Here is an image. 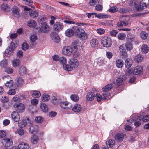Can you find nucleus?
I'll return each mask as SVG.
<instances>
[{
    "instance_id": "f257e3e1",
    "label": "nucleus",
    "mask_w": 149,
    "mask_h": 149,
    "mask_svg": "<svg viewBox=\"0 0 149 149\" xmlns=\"http://www.w3.org/2000/svg\"><path fill=\"white\" fill-rule=\"evenodd\" d=\"M138 2L137 0H131L129 2L130 5L135 6L137 11H141L144 9L146 8L148 6V3H146L144 1H141L138 5Z\"/></svg>"
},
{
    "instance_id": "f03ea898",
    "label": "nucleus",
    "mask_w": 149,
    "mask_h": 149,
    "mask_svg": "<svg viewBox=\"0 0 149 149\" xmlns=\"http://www.w3.org/2000/svg\"><path fill=\"white\" fill-rule=\"evenodd\" d=\"M46 18L44 17H40L38 21L41 23V25L40 27V31L41 32L44 33H48L50 31V27L47 25V23L42 21L45 20Z\"/></svg>"
},
{
    "instance_id": "7ed1b4c3",
    "label": "nucleus",
    "mask_w": 149,
    "mask_h": 149,
    "mask_svg": "<svg viewBox=\"0 0 149 149\" xmlns=\"http://www.w3.org/2000/svg\"><path fill=\"white\" fill-rule=\"evenodd\" d=\"M69 65L64 66V69L68 71H70L73 68H77L79 65V62L77 59L71 58L69 61Z\"/></svg>"
},
{
    "instance_id": "20e7f679",
    "label": "nucleus",
    "mask_w": 149,
    "mask_h": 149,
    "mask_svg": "<svg viewBox=\"0 0 149 149\" xmlns=\"http://www.w3.org/2000/svg\"><path fill=\"white\" fill-rule=\"evenodd\" d=\"M72 45L74 50L73 53V56L75 58H77L80 55L77 50L80 48L81 43L78 40H76L72 43Z\"/></svg>"
},
{
    "instance_id": "39448f33",
    "label": "nucleus",
    "mask_w": 149,
    "mask_h": 149,
    "mask_svg": "<svg viewBox=\"0 0 149 149\" xmlns=\"http://www.w3.org/2000/svg\"><path fill=\"white\" fill-rule=\"evenodd\" d=\"M102 45L104 47H109L111 46V40L109 37L105 36L103 37L101 41Z\"/></svg>"
},
{
    "instance_id": "423d86ee",
    "label": "nucleus",
    "mask_w": 149,
    "mask_h": 149,
    "mask_svg": "<svg viewBox=\"0 0 149 149\" xmlns=\"http://www.w3.org/2000/svg\"><path fill=\"white\" fill-rule=\"evenodd\" d=\"M14 107L16 112L18 113L23 112L24 110L25 107L24 105L21 103H16L14 105Z\"/></svg>"
},
{
    "instance_id": "0eeeda50",
    "label": "nucleus",
    "mask_w": 149,
    "mask_h": 149,
    "mask_svg": "<svg viewBox=\"0 0 149 149\" xmlns=\"http://www.w3.org/2000/svg\"><path fill=\"white\" fill-rule=\"evenodd\" d=\"M73 48L69 46H65L64 47L62 50L63 54L65 55L70 56L74 51Z\"/></svg>"
},
{
    "instance_id": "6e6552de",
    "label": "nucleus",
    "mask_w": 149,
    "mask_h": 149,
    "mask_svg": "<svg viewBox=\"0 0 149 149\" xmlns=\"http://www.w3.org/2000/svg\"><path fill=\"white\" fill-rule=\"evenodd\" d=\"M2 143L3 146L6 147H9L13 144L11 140L8 138L6 137L2 140Z\"/></svg>"
},
{
    "instance_id": "1a4fd4ad",
    "label": "nucleus",
    "mask_w": 149,
    "mask_h": 149,
    "mask_svg": "<svg viewBox=\"0 0 149 149\" xmlns=\"http://www.w3.org/2000/svg\"><path fill=\"white\" fill-rule=\"evenodd\" d=\"M60 106L63 109L68 110L70 109L72 107L71 104L66 101L61 102L60 104Z\"/></svg>"
},
{
    "instance_id": "9d476101",
    "label": "nucleus",
    "mask_w": 149,
    "mask_h": 149,
    "mask_svg": "<svg viewBox=\"0 0 149 149\" xmlns=\"http://www.w3.org/2000/svg\"><path fill=\"white\" fill-rule=\"evenodd\" d=\"M53 27L56 31H59L62 29L64 27V26L62 23L57 22L54 24Z\"/></svg>"
},
{
    "instance_id": "9b49d317",
    "label": "nucleus",
    "mask_w": 149,
    "mask_h": 149,
    "mask_svg": "<svg viewBox=\"0 0 149 149\" xmlns=\"http://www.w3.org/2000/svg\"><path fill=\"white\" fill-rule=\"evenodd\" d=\"M122 18H121V19L119 22L117 23V25L118 26H127L128 25V23L127 21L128 19H126L124 18L125 17L124 16L122 17Z\"/></svg>"
},
{
    "instance_id": "f8f14e48",
    "label": "nucleus",
    "mask_w": 149,
    "mask_h": 149,
    "mask_svg": "<svg viewBox=\"0 0 149 149\" xmlns=\"http://www.w3.org/2000/svg\"><path fill=\"white\" fill-rule=\"evenodd\" d=\"M12 11L14 16L17 18H19L20 16L19 8L17 6L13 7L11 9Z\"/></svg>"
},
{
    "instance_id": "ddd939ff",
    "label": "nucleus",
    "mask_w": 149,
    "mask_h": 149,
    "mask_svg": "<svg viewBox=\"0 0 149 149\" xmlns=\"http://www.w3.org/2000/svg\"><path fill=\"white\" fill-rule=\"evenodd\" d=\"M99 44L98 40L96 38H92L90 42V45L92 48H95L98 47Z\"/></svg>"
},
{
    "instance_id": "4468645a",
    "label": "nucleus",
    "mask_w": 149,
    "mask_h": 149,
    "mask_svg": "<svg viewBox=\"0 0 149 149\" xmlns=\"http://www.w3.org/2000/svg\"><path fill=\"white\" fill-rule=\"evenodd\" d=\"M143 71V68L141 66H137L135 67L133 70V74L137 75L142 73Z\"/></svg>"
},
{
    "instance_id": "2eb2a0df",
    "label": "nucleus",
    "mask_w": 149,
    "mask_h": 149,
    "mask_svg": "<svg viewBox=\"0 0 149 149\" xmlns=\"http://www.w3.org/2000/svg\"><path fill=\"white\" fill-rule=\"evenodd\" d=\"M30 46L34 47L36 44V41L37 40V36L35 34L32 35L30 37Z\"/></svg>"
},
{
    "instance_id": "dca6fc26",
    "label": "nucleus",
    "mask_w": 149,
    "mask_h": 149,
    "mask_svg": "<svg viewBox=\"0 0 149 149\" xmlns=\"http://www.w3.org/2000/svg\"><path fill=\"white\" fill-rule=\"evenodd\" d=\"M73 29L75 32V34L76 35L79 36L81 35L84 30L82 29L78 28L77 26H74L73 27Z\"/></svg>"
},
{
    "instance_id": "f3484780",
    "label": "nucleus",
    "mask_w": 149,
    "mask_h": 149,
    "mask_svg": "<svg viewBox=\"0 0 149 149\" xmlns=\"http://www.w3.org/2000/svg\"><path fill=\"white\" fill-rule=\"evenodd\" d=\"M126 47L125 44L121 45L119 47L120 52L122 53V55H124L125 57L127 56V54L126 52L127 49Z\"/></svg>"
},
{
    "instance_id": "a211bd4d",
    "label": "nucleus",
    "mask_w": 149,
    "mask_h": 149,
    "mask_svg": "<svg viewBox=\"0 0 149 149\" xmlns=\"http://www.w3.org/2000/svg\"><path fill=\"white\" fill-rule=\"evenodd\" d=\"M127 42H132L135 41L136 37L133 34L129 33L127 36Z\"/></svg>"
},
{
    "instance_id": "6ab92c4d",
    "label": "nucleus",
    "mask_w": 149,
    "mask_h": 149,
    "mask_svg": "<svg viewBox=\"0 0 149 149\" xmlns=\"http://www.w3.org/2000/svg\"><path fill=\"white\" fill-rule=\"evenodd\" d=\"M126 79V77L124 75H121L117 79L116 82L118 84H121Z\"/></svg>"
},
{
    "instance_id": "aec40b11",
    "label": "nucleus",
    "mask_w": 149,
    "mask_h": 149,
    "mask_svg": "<svg viewBox=\"0 0 149 149\" xmlns=\"http://www.w3.org/2000/svg\"><path fill=\"white\" fill-rule=\"evenodd\" d=\"M11 116L13 119L15 121L18 122L19 120V116L17 112H13L11 115Z\"/></svg>"
},
{
    "instance_id": "412c9836",
    "label": "nucleus",
    "mask_w": 149,
    "mask_h": 149,
    "mask_svg": "<svg viewBox=\"0 0 149 149\" xmlns=\"http://www.w3.org/2000/svg\"><path fill=\"white\" fill-rule=\"evenodd\" d=\"M95 17L100 19H104L110 17L111 16L109 15L104 13H100L95 15Z\"/></svg>"
},
{
    "instance_id": "4be33fe9",
    "label": "nucleus",
    "mask_w": 149,
    "mask_h": 149,
    "mask_svg": "<svg viewBox=\"0 0 149 149\" xmlns=\"http://www.w3.org/2000/svg\"><path fill=\"white\" fill-rule=\"evenodd\" d=\"M125 135L122 133H118L116 134L115 138L116 140L118 141H122L124 138Z\"/></svg>"
},
{
    "instance_id": "5701e85b",
    "label": "nucleus",
    "mask_w": 149,
    "mask_h": 149,
    "mask_svg": "<svg viewBox=\"0 0 149 149\" xmlns=\"http://www.w3.org/2000/svg\"><path fill=\"white\" fill-rule=\"evenodd\" d=\"M39 140V138L37 136L33 135L30 138V141L33 144H36L38 143Z\"/></svg>"
},
{
    "instance_id": "b1692460",
    "label": "nucleus",
    "mask_w": 149,
    "mask_h": 149,
    "mask_svg": "<svg viewBox=\"0 0 149 149\" xmlns=\"http://www.w3.org/2000/svg\"><path fill=\"white\" fill-rule=\"evenodd\" d=\"M81 106L78 104H75L72 110L74 112H79L81 110Z\"/></svg>"
},
{
    "instance_id": "393cba45",
    "label": "nucleus",
    "mask_w": 149,
    "mask_h": 149,
    "mask_svg": "<svg viewBox=\"0 0 149 149\" xmlns=\"http://www.w3.org/2000/svg\"><path fill=\"white\" fill-rule=\"evenodd\" d=\"M95 95L92 92H89L86 95V100L88 101H92L94 99Z\"/></svg>"
},
{
    "instance_id": "a878e982",
    "label": "nucleus",
    "mask_w": 149,
    "mask_h": 149,
    "mask_svg": "<svg viewBox=\"0 0 149 149\" xmlns=\"http://www.w3.org/2000/svg\"><path fill=\"white\" fill-rule=\"evenodd\" d=\"M75 32L73 27L72 29H67L65 31L66 35L68 37H71L72 36Z\"/></svg>"
},
{
    "instance_id": "bb28decb",
    "label": "nucleus",
    "mask_w": 149,
    "mask_h": 149,
    "mask_svg": "<svg viewBox=\"0 0 149 149\" xmlns=\"http://www.w3.org/2000/svg\"><path fill=\"white\" fill-rule=\"evenodd\" d=\"M17 149H29L27 144L24 142L20 143L18 146Z\"/></svg>"
},
{
    "instance_id": "cd10ccee",
    "label": "nucleus",
    "mask_w": 149,
    "mask_h": 149,
    "mask_svg": "<svg viewBox=\"0 0 149 149\" xmlns=\"http://www.w3.org/2000/svg\"><path fill=\"white\" fill-rule=\"evenodd\" d=\"M132 64V61L131 59L129 58L126 59L125 62V67L127 68L131 67Z\"/></svg>"
},
{
    "instance_id": "c85d7f7f",
    "label": "nucleus",
    "mask_w": 149,
    "mask_h": 149,
    "mask_svg": "<svg viewBox=\"0 0 149 149\" xmlns=\"http://www.w3.org/2000/svg\"><path fill=\"white\" fill-rule=\"evenodd\" d=\"M59 61V62L63 65V68L64 65L66 66L68 65L67 59L64 56L60 57Z\"/></svg>"
},
{
    "instance_id": "c756f323",
    "label": "nucleus",
    "mask_w": 149,
    "mask_h": 149,
    "mask_svg": "<svg viewBox=\"0 0 149 149\" xmlns=\"http://www.w3.org/2000/svg\"><path fill=\"white\" fill-rule=\"evenodd\" d=\"M88 36L86 33L85 32V31L83 32L81 35L79 36L78 38L81 39L82 40H86L88 38Z\"/></svg>"
},
{
    "instance_id": "7c9ffc66",
    "label": "nucleus",
    "mask_w": 149,
    "mask_h": 149,
    "mask_svg": "<svg viewBox=\"0 0 149 149\" xmlns=\"http://www.w3.org/2000/svg\"><path fill=\"white\" fill-rule=\"evenodd\" d=\"M53 40L56 42L58 43L59 42V37L58 35L56 33L54 34L51 36Z\"/></svg>"
},
{
    "instance_id": "2f4dec72",
    "label": "nucleus",
    "mask_w": 149,
    "mask_h": 149,
    "mask_svg": "<svg viewBox=\"0 0 149 149\" xmlns=\"http://www.w3.org/2000/svg\"><path fill=\"white\" fill-rule=\"evenodd\" d=\"M137 120H142L143 122H146L149 121V115L146 116L143 118L140 116H138L137 119Z\"/></svg>"
},
{
    "instance_id": "473e14b6",
    "label": "nucleus",
    "mask_w": 149,
    "mask_h": 149,
    "mask_svg": "<svg viewBox=\"0 0 149 149\" xmlns=\"http://www.w3.org/2000/svg\"><path fill=\"white\" fill-rule=\"evenodd\" d=\"M28 25L30 27L34 28L36 26V23L33 20H30L28 21Z\"/></svg>"
},
{
    "instance_id": "72a5a7b5",
    "label": "nucleus",
    "mask_w": 149,
    "mask_h": 149,
    "mask_svg": "<svg viewBox=\"0 0 149 149\" xmlns=\"http://www.w3.org/2000/svg\"><path fill=\"white\" fill-rule=\"evenodd\" d=\"M124 62L121 59H118L116 62V64L117 67L118 68L122 67L123 65Z\"/></svg>"
},
{
    "instance_id": "f704fd0d",
    "label": "nucleus",
    "mask_w": 149,
    "mask_h": 149,
    "mask_svg": "<svg viewBox=\"0 0 149 149\" xmlns=\"http://www.w3.org/2000/svg\"><path fill=\"white\" fill-rule=\"evenodd\" d=\"M141 50L143 53H147L149 51L148 47L146 45L143 44L141 47Z\"/></svg>"
},
{
    "instance_id": "c9c22d12",
    "label": "nucleus",
    "mask_w": 149,
    "mask_h": 149,
    "mask_svg": "<svg viewBox=\"0 0 149 149\" xmlns=\"http://www.w3.org/2000/svg\"><path fill=\"white\" fill-rule=\"evenodd\" d=\"M103 91V93L102 94V100H104L109 97L110 95V94L108 92H106V91Z\"/></svg>"
},
{
    "instance_id": "e433bc0d",
    "label": "nucleus",
    "mask_w": 149,
    "mask_h": 149,
    "mask_svg": "<svg viewBox=\"0 0 149 149\" xmlns=\"http://www.w3.org/2000/svg\"><path fill=\"white\" fill-rule=\"evenodd\" d=\"M20 63V60L16 59L12 61V64L13 66L16 67L18 66L19 65Z\"/></svg>"
},
{
    "instance_id": "4c0bfd02",
    "label": "nucleus",
    "mask_w": 149,
    "mask_h": 149,
    "mask_svg": "<svg viewBox=\"0 0 149 149\" xmlns=\"http://www.w3.org/2000/svg\"><path fill=\"white\" fill-rule=\"evenodd\" d=\"M18 125L21 127H23L27 125V122L25 120H20L18 123Z\"/></svg>"
},
{
    "instance_id": "58836bf2",
    "label": "nucleus",
    "mask_w": 149,
    "mask_h": 149,
    "mask_svg": "<svg viewBox=\"0 0 149 149\" xmlns=\"http://www.w3.org/2000/svg\"><path fill=\"white\" fill-rule=\"evenodd\" d=\"M112 88V84H108L103 87L102 88L103 91H106L108 92Z\"/></svg>"
},
{
    "instance_id": "ea45409f",
    "label": "nucleus",
    "mask_w": 149,
    "mask_h": 149,
    "mask_svg": "<svg viewBox=\"0 0 149 149\" xmlns=\"http://www.w3.org/2000/svg\"><path fill=\"white\" fill-rule=\"evenodd\" d=\"M1 8L2 10L4 11H8L10 10L9 7L6 4H2L1 6Z\"/></svg>"
},
{
    "instance_id": "a19ab883",
    "label": "nucleus",
    "mask_w": 149,
    "mask_h": 149,
    "mask_svg": "<svg viewBox=\"0 0 149 149\" xmlns=\"http://www.w3.org/2000/svg\"><path fill=\"white\" fill-rule=\"evenodd\" d=\"M143 60V57L142 56L138 55L136 56L134 58V60L137 62H140Z\"/></svg>"
},
{
    "instance_id": "79ce46f5",
    "label": "nucleus",
    "mask_w": 149,
    "mask_h": 149,
    "mask_svg": "<svg viewBox=\"0 0 149 149\" xmlns=\"http://www.w3.org/2000/svg\"><path fill=\"white\" fill-rule=\"evenodd\" d=\"M127 50H130L133 49V44L131 42L127 41L126 43L125 44Z\"/></svg>"
},
{
    "instance_id": "37998d69",
    "label": "nucleus",
    "mask_w": 149,
    "mask_h": 149,
    "mask_svg": "<svg viewBox=\"0 0 149 149\" xmlns=\"http://www.w3.org/2000/svg\"><path fill=\"white\" fill-rule=\"evenodd\" d=\"M32 95L35 98H38L40 96L41 93L37 91H34L33 92Z\"/></svg>"
},
{
    "instance_id": "c03bdc74",
    "label": "nucleus",
    "mask_w": 149,
    "mask_h": 149,
    "mask_svg": "<svg viewBox=\"0 0 149 149\" xmlns=\"http://www.w3.org/2000/svg\"><path fill=\"white\" fill-rule=\"evenodd\" d=\"M50 99L49 96L47 94H43L42 96L41 99L43 101H48Z\"/></svg>"
},
{
    "instance_id": "a18cd8bd",
    "label": "nucleus",
    "mask_w": 149,
    "mask_h": 149,
    "mask_svg": "<svg viewBox=\"0 0 149 149\" xmlns=\"http://www.w3.org/2000/svg\"><path fill=\"white\" fill-rule=\"evenodd\" d=\"M40 108L42 111L45 112H47L48 110V108L47 106L45 104H42L40 105Z\"/></svg>"
},
{
    "instance_id": "49530a36",
    "label": "nucleus",
    "mask_w": 149,
    "mask_h": 149,
    "mask_svg": "<svg viewBox=\"0 0 149 149\" xmlns=\"http://www.w3.org/2000/svg\"><path fill=\"white\" fill-rule=\"evenodd\" d=\"M29 13L30 16L33 18L37 17L38 15V12L36 11H32L31 12H30Z\"/></svg>"
},
{
    "instance_id": "de8ad7c7",
    "label": "nucleus",
    "mask_w": 149,
    "mask_h": 149,
    "mask_svg": "<svg viewBox=\"0 0 149 149\" xmlns=\"http://www.w3.org/2000/svg\"><path fill=\"white\" fill-rule=\"evenodd\" d=\"M35 121L38 123H41L43 121V118L41 116L36 117L35 119Z\"/></svg>"
},
{
    "instance_id": "09e8293b",
    "label": "nucleus",
    "mask_w": 149,
    "mask_h": 149,
    "mask_svg": "<svg viewBox=\"0 0 149 149\" xmlns=\"http://www.w3.org/2000/svg\"><path fill=\"white\" fill-rule=\"evenodd\" d=\"M98 3V0H89V4L91 6H94Z\"/></svg>"
},
{
    "instance_id": "8fccbe9b",
    "label": "nucleus",
    "mask_w": 149,
    "mask_h": 149,
    "mask_svg": "<svg viewBox=\"0 0 149 149\" xmlns=\"http://www.w3.org/2000/svg\"><path fill=\"white\" fill-rule=\"evenodd\" d=\"M70 98L74 102H77L79 100L78 96L74 94L71 95Z\"/></svg>"
},
{
    "instance_id": "3c124183",
    "label": "nucleus",
    "mask_w": 149,
    "mask_h": 149,
    "mask_svg": "<svg viewBox=\"0 0 149 149\" xmlns=\"http://www.w3.org/2000/svg\"><path fill=\"white\" fill-rule=\"evenodd\" d=\"M140 36L143 39H145L147 37L148 34L146 32L143 31L140 33Z\"/></svg>"
},
{
    "instance_id": "603ef678",
    "label": "nucleus",
    "mask_w": 149,
    "mask_h": 149,
    "mask_svg": "<svg viewBox=\"0 0 149 149\" xmlns=\"http://www.w3.org/2000/svg\"><path fill=\"white\" fill-rule=\"evenodd\" d=\"M126 35L124 33H120L118 35V38L120 40H123L125 39Z\"/></svg>"
},
{
    "instance_id": "864d4df0",
    "label": "nucleus",
    "mask_w": 149,
    "mask_h": 149,
    "mask_svg": "<svg viewBox=\"0 0 149 149\" xmlns=\"http://www.w3.org/2000/svg\"><path fill=\"white\" fill-rule=\"evenodd\" d=\"M8 62L6 60H4L1 62L0 65L2 67H5L7 66Z\"/></svg>"
},
{
    "instance_id": "5fc2aeb1",
    "label": "nucleus",
    "mask_w": 149,
    "mask_h": 149,
    "mask_svg": "<svg viewBox=\"0 0 149 149\" xmlns=\"http://www.w3.org/2000/svg\"><path fill=\"white\" fill-rule=\"evenodd\" d=\"M13 81L12 80L10 81H7L6 83L5 84V86L7 87H11L13 85Z\"/></svg>"
},
{
    "instance_id": "6e6d98bb",
    "label": "nucleus",
    "mask_w": 149,
    "mask_h": 149,
    "mask_svg": "<svg viewBox=\"0 0 149 149\" xmlns=\"http://www.w3.org/2000/svg\"><path fill=\"white\" fill-rule=\"evenodd\" d=\"M15 133H17L21 136L23 135L24 134V132L23 129L22 128L18 129Z\"/></svg>"
},
{
    "instance_id": "4d7b16f0",
    "label": "nucleus",
    "mask_w": 149,
    "mask_h": 149,
    "mask_svg": "<svg viewBox=\"0 0 149 149\" xmlns=\"http://www.w3.org/2000/svg\"><path fill=\"white\" fill-rule=\"evenodd\" d=\"M6 135V133L5 130H0V139H2L5 137Z\"/></svg>"
},
{
    "instance_id": "13d9d810",
    "label": "nucleus",
    "mask_w": 149,
    "mask_h": 149,
    "mask_svg": "<svg viewBox=\"0 0 149 149\" xmlns=\"http://www.w3.org/2000/svg\"><path fill=\"white\" fill-rule=\"evenodd\" d=\"M103 6L100 4L97 5L95 7V9L97 11H100L102 10Z\"/></svg>"
},
{
    "instance_id": "bf43d9fd",
    "label": "nucleus",
    "mask_w": 149,
    "mask_h": 149,
    "mask_svg": "<svg viewBox=\"0 0 149 149\" xmlns=\"http://www.w3.org/2000/svg\"><path fill=\"white\" fill-rule=\"evenodd\" d=\"M38 102V100L36 99H33L31 101V103L33 105H37Z\"/></svg>"
},
{
    "instance_id": "052dcab7",
    "label": "nucleus",
    "mask_w": 149,
    "mask_h": 149,
    "mask_svg": "<svg viewBox=\"0 0 149 149\" xmlns=\"http://www.w3.org/2000/svg\"><path fill=\"white\" fill-rule=\"evenodd\" d=\"M20 72L21 75H23L26 73V70L25 67H21L20 69Z\"/></svg>"
},
{
    "instance_id": "680f3d73",
    "label": "nucleus",
    "mask_w": 149,
    "mask_h": 149,
    "mask_svg": "<svg viewBox=\"0 0 149 149\" xmlns=\"http://www.w3.org/2000/svg\"><path fill=\"white\" fill-rule=\"evenodd\" d=\"M133 70L130 69L126 70L125 72V74L126 75L130 76L131 74L132 73L133 74Z\"/></svg>"
},
{
    "instance_id": "e2e57ef3",
    "label": "nucleus",
    "mask_w": 149,
    "mask_h": 149,
    "mask_svg": "<svg viewBox=\"0 0 149 149\" xmlns=\"http://www.w3.org/2000/svg\"><path fill=\"white\" fill-rule=\"evenodd\" d=\"M95 97L97 101L99 102H101V100H102V96H101V95L98 93L96 94Z\"/></svg>"
},
{
    "instance_id": "0e129e2a",
    "label": "nucleus",
    "mask_w": 149,
    "mask_h": 149,
    "mask_svg": "<svg viewBox=\"0 0 149 149\" xmlns=\"http://www.w3.org/2000/svg\"><path fill=\"white\" fill-rule=\"evenodd\" d=\"M106 144L107 147L111 148L112 145V139H110L107 141L106 142Z\"/></svg>"
},
{
    "instance_id": "69168bd1",
    "label": "nucleus",
    "mask_w": 149,
    "mask_h": 149,
    "mask_svg": "<svg viewBox=\"0 0 149 149\" xmlns=\"http://www.w3.org/2000/svg\"><path fill=\"white\" fill-rule=\"evenodd\" d=\"M5 71L8 74L11 73L13 72V69L9 67L6 68L5 69Z\"/></svg>"
},
{
    "instance_id": "338daca9",
    "label": "nucleus",
    "mask_w": 149,
    "mask_h": 149,
    "mask_svg": "<svg viewBox=\"0 0 149 149\" xmlns=\"http://www.w3.org/2000/svg\"><path fill=\"white\" fill-rule=\"evenodd\" d=\"M17 84L19 86H22L23 83V80L21 78H18L17 79Z\"/></svg>"
},
{
    "instance_id": "774afa93",
    "label": "nucleus",
    "mask_w": 149,
    "mask_h": 149,
    "mask_svg": "<svg viewBox=\"0 0 149 149\" xmlns=\"http://www.w3.org/2000/svg\"><path fill=\"white\" fill-rule=\"evenodd\" d=\"M97 33L100 34H103L105 32L104 30L102 28H100L97 29Z\"/></svg>"
}]
</instances>
